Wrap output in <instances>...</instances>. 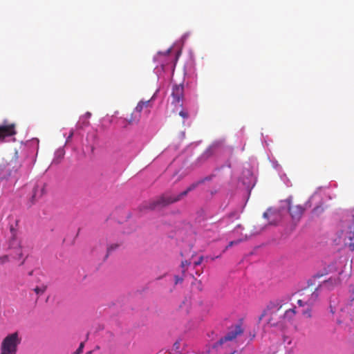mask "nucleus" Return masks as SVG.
<instances>
[{
	"mask_svg": "<svg viewBox=\"0 0 354 354\" xmlns=\"http://www.w3.org/2000/svg\"><path fill=\"white\" fill-rule=\"evenodd\" d=\"M84 347V343L81 342L78 348L75 351L74 354H81L83 352Z\"/></svg>",
	"mask_w": 354,
	"mask_h": 354,
	"instance_id": "nucleus-22",
	"label": "nucleus"
},
{
	"mask_svg": "<svg viewBox=\"0 0 354 354\" xmlns=\"http://www.w3.org/2000/svg\"><path fill=\"white\" fill-rule=\"evenodd\" d=\"M11 261L9 254H4L0 257V265H3L6 263H8Z\"/></svg>",
	"mask_w": 354,
	"mask_h": 354,
	"instance_id": "nucleus-19",
	"label": "nucleus"
},
{
	"mask_svg": "<svg viewBox=\"0 0 354 354\" xmlns=\"http://www.w3.org/2000/svg\"><path fill=\"white\" fill-rule=\"evenodd\" d=\"M122 245V241L111 243L107 245L105 259H107L113 252L116 251Z\"/></svg>",
	"mask_w": 354,
	"mask_h": 354,
	"instance_id": "nucleus-13",
	"label": "nucleus"
},
{
	"mask_svg": "<svg viewBox=\"0 0 354 354\" xmlns=\"http://www.w3.org/2000/svg\"><path fill=\"white\" fill-rule=\"evenodd\" d=\"M211 149H208L204 153V155H206L207 157L211 155Z\"/></svg>",
	"mask_w": 354,
	"mask_h": 354,
	"instance_id": "nucleus-27",
	"label": "nucleus"
},
{
	"mask_svg": "<svg viewBox=\"0 0 354 354\" xmlns=\"http://www.w3.org/2000/svg\"><path fill=\"white\" fill-rule=\"evenodd\" d=\"M64 156V151L63 149H59L55 153V158L53 160V162L55 164H59L61 162Z\"/></svg>",
	"mask_w": 354,
	"mask_h": 354,
	"instance_id": "nucleus-17",
	"label": "nucleus"
},
{
	"mask_svg": "<svg viewBox=\"0 0 354 354\" xmlns=\"http://www.w3.org/2000/svg\"><path fill=\"white\" fill-rule=\"evenodd\" d=\"M289 301V298H281L269 303L266 310L261 315L260 319L268 314V324L271 327H277L283 330L286 327V323L292 321L295 315V307L286 310L283 315L279 314V311Z\"/></svg>",
	"mask_w": 354,
	"mask_h": 354,
	"instance_id": "nucleus-1",
	"label": "nucleus"
},
{
	"mask_svg": "<svg viewBox=\"0 0 354 354\" xmlns=\"http://www.w3.org/2000/svg\"><path fill=\"white\" fill-rule=\"evenodd\" d=\"M341 281L339 277H331L328 280L324 281L322 283H321L319 287L315 290V292L319 293V291L324 290H331L335 286H337L340 284Z\"/></svg>",
	"mask_w": 354,
	"mask_h": 354,
	"instance_id": "nucleus-10",
	"label": "nucleus"
},
{
	"mask_svg": "<svg viewBox=\"0 0 354 354\" xmlns=\"http://www.w3.org/2000/svg\"><path fill=\"white\" fill-rule=\"evenodd\" d=\"M171 97L173 98L172 103L183 106L184 99V86L183 84H174L172 87Z\"/></svg>",
	"mask_w": 354,
	"mask_h": 354,
	"instance_id": "nucleus-8",
	"label": "nucleus"
},
{
	"mask_svg": "<svg viewBox=\"0 0 354 354\" xmlns=\"http://www.w3.org/2000/svg\"><path fill=\"white\" fill-rule=\"evenodd\" d=\"M33 274V270H31L28 272L29 276H32Z\"/></svg>",
	"mask_w": 354,
	"mask_h": 354,
	"instance_id": "nucleus-31",
	"label": "nucleus"
},
{
	"mask_svg": "<svg viewBox=\"0 0 354 354\" xmlns=\"http://www.w3.org/2000/svg\"><path fill=\"white\" fill-rule=\"evenodd\" d=\"M286 202L288 204V209L292 221L295 224L298 223L306 211V207L293 204L291 198L286 199Z\"/></svg>",
	"mask_w": 354,
	"mask_h": 354,
	"instance_id": "nucleus-6",
	"label": "nucleus"
},
{
	"mask_svg": "<svg viewBox=\"0 0 354 354\" xmlns=\"http://www.w3.org/2000/svg\"><path fill=\"white\" fill-rule=\"evenodd\" d=\"M203 260V256L200 257L197 261H194V266L196 267V266L201 265Z\"/></svg>",
	"mask_w": 354,
	"mask_h": 354,
	"instance_id": "nucleus-24",
	"label": "nucleus"
},
{
	"mask_svg": "<svg viewBox=\"0 0 354 354\" xmlns=\"http://www.w3.org/2000/svg\"><path fill=\"white\" fill-rule=\"evenodd\" d=\"M86 354H92V351H88V352L86 353Z\"/></svg>",
	"mask_w": 354,
	"mask_h": 354,
	"instance_id": "nucleus-32",
	"label": "nucleus"
},
{
	"mask_svg": "<svg viewBox=\"0 0 354 354\" xmlns=\"http://www.w3.org/2000/svg\"><path fill=\"white\" fill-rule=\"evenodd\" d=\"M243 333V330L241 327V324H237L235 326L234 328L228 332V333L221 338L214 345V348H216L218 346L222 345L224 342L227 341H231L235 339L238 335L242 334Z\"/></svg>",
	"mask_w": 354,
	"mask_h": 354,
	"instance_id": "nucleus-7",
	"label": "nucleus"
},
{
	"mask_svg": "<svg viewBox=\"0 0 354 354\" xmlns=\"http://www.w3.org/2000/svg\"><path fill=\"white\" fill-rule=\"evenodd\" d=\"M190 262L188 261H183L181 262V267L183 268V272L185 273L187 270V267L190 265Z\"/></svg>",
	"mask_w": 354,
	"mask_h": 354,
	"instance_id": "nucleus-21",
	"label": "nucleus"
},
{
	"mask_svg": "<svg viewBox=\"0 0 354 354\" xmlns=\"http://www.w3.org/2000/svg\"><path fill=\"white\" fill-rule=\"evenodd\" d=\"M73 132H71V133H70V134H69V136H68V139H70V138H72V136H73Z\"/></svg>",
	"mask_w": 354,
	"mask_h": 354,
	"instance_id": "nucleus-29",
	"label": "nucleus"
},
{
	"mask_svg": "<svg viewBox=\"0 0 354 354\" xmlns=\"http://www.w3.org/2000/svg\"><path fill=\"white\" fill-rule=\"evenodd\" d=\"M241 241V239H239V240H236V241H230L228 245H227V247L225 248V250L228 249L229 248L234 245H237L239 244L240 242Z\"/></svg>",
	"mask_w": 354,
	"mask_h": 354,
	"instance_id": "nucleus-23",
	"label": "nucleus"
},
{
	"mask_svg": "<svg viewBox=\"0 0 354 354\" xmlns=\"http://www.w3.org/2000/svg\"><path fill=\"white\" fill-rule=\"evenodd\" d=\"M263 218L268 220L270 225H275L279 220V213L271 208L268 209L263 214Z\"/></svg>",
	"mask_w": 354,
	"mask_h": 354,
	"instance_id": "nucleus-12",
	"label": "nucleus"
},
{
	"mask_svg": "<svg viewBox=\"0 0 354 354\" xmlns=\"http://www.w3.org/2000/svg\"><path fill=\"white\" fill-rule=\"evenodd\" d=\"M283 342L284 344H287L288 345H290L292 342V338L288 335H283Z\"/></svg>",
	"mask_w": 354,
	"mask_h": 354,
	"instance_id": "nucleus-20",
	"label": "nucleus"
},
{
	"mask_svg": "<svg viewBox=\"0 0 354 354\" xmlns=\"http://www.w3.org/2000/svg\"><path fill=\"white\" fill-rule=\"evenodd\" d=\"M198 184L199 182L192 184L187 188L186 190L176 196L168 195L167 194H162L161 196L155 200L145 202L142 205L141 208L143 209L154 210L156 209L162 208L170 204L178 202L180 201L183 197L186 196L189 192L196 189Z\"/></svg>",
	"mask_w": 354,
	"mask_h": 354,
	"instance_id": "nucleus-2",
	"label": "nucleus"
},
{
	"mask_svg": "<svg viewBox=\"0 0 354 354\" xmlns=\"http://www.w3.org/2000/svg\"><path fill=\"white\" fill-rule=\"evenodd\" d=\"M304 315L307 316L308 317H311V315L310 313V311L309 310H306V311H304Z\"/></svg>",
	"mask_w": 354,
	"mask_h": 354,
	"instance_id": "nucleus-28",
	"label": "nucleus"
},
{
	"mask_svg": "<svg viewBox=\"0 0 354 354\" xmlns=\"http://www.w3.org/2000/svg\"><path fill=\"white\" fill-rule=\"evenodd\" d=\"M21 341L17 332L8 335L1 343L0 354H17Z\"/></svg>",
	"mask_w": 354,
	"mask_h": 354,
	"instance_id": "nucleus-3",
	"label": "nucleus"
},
{
	"mask_svg": "<svg viewBox=\"0 0 354 354\" xmlns=\"http://www.w3.org/2000/svg\"><path fill=\"white\" fill-rule=\"evenodd\" d=\"M16 133L14 124L0 125V141H3L6 137L15 136Z\"/></svg>",
	"mask_w": 354,
	"mask_h": 354,
	"instance_id": "nucleus-11",
	"label": "nucleus"
},
{
	"mask_svg": "<svg viewBox=\"0 0 354 354\" xmlns=\"http://www.w3.org/2000/svg\"><path fill=\"white\" fill-rule=\"evenodd\" d=\"M183 281V277H178V276H175V284H178L179 283H182Z\"/></svg>",
	"mask_w": 354,
	"mask_h": 354,
	"instance_id": "nucleus-25",
	"label": "nucleus"
},
{
	"mask_svg": "<svg viewBox=\"0 0 354 354\" xmlns=\"http://www.w3.org/2000/svg\"><path fill=\"white\" fill-rule=\"evenodd\" d=\"M48 288V286L45 283H41L39 286H37L32 290L37 295V299L39 296L44 295Z\"/></svg>",
	"mask_w": 354,
	"mask_h": 354,
	"instance_id": "nucleus-15",
	"label": "nucleus"
},
{
	"mask_svg": "<svg viewBox=\"0 0 354 354\" xmlns=\"http://www.w3.org/2000/svg\"><path fill=\"white\" fill-rule=\"evenodd\" d=\"M179 115L183 118H187L188 117V113L184 111H180L179 112Z\"/></svg>",
	"mask_w": 354,
	"mask_h": 354,
	"instance_id": "nucleus-26",
	"label": "nucleus"
},
{
	"mask_svg": "<svg viewBox=\"0 0 354 354\" xmlns=\"http://www.w3.org/2000/svg\"><path fill=\"white\" fill-rule=\"evenodd\" d=\"M318 296H319V293L317 292H314L312 293L311 295V297L310 299H308V301H303L302 299H299L297 301V304H299V306H304L305 304L308 305V306H310V305H313V303L316 301V299L318 298Z\"/></svg>",
	"mask_w": 354,
	"mask_h": 354,
	"instance_id": "nucleus-14",
	"label": "nucleus"
},
{
	"mask_svg": "<svg viewBox=\"0 0 354 354\" xmlns=\"http://www.w3.org/2000/svg\"><path fill=\"white\" fill-rule=\"evenodd\" d=\"M178 342H176L174 344V346L176 347V348H178Z\"/></svg>",
	"mask_w": 354,
	"mask_h": 354,
	"instance_id": "nucleus-30",
	"label": "nucleus"
},
{
	"mask_svg": "<svg viewBox=\"0 0 354 354\" xmlns=\"http://www.w3.org/2000/svg\"><path fill=\"white\" fill-rule=\"evenodd\" d=\"M46 193V184L42 182L37 183L33 187L30 198L31 203L34 204Z\"/></svg>",
	"mask_w": 354,
	"mask_h": 354,
	"instance_id": "nucleus-9",
	"label": "nucleus"
},
{
	"mask_svg": "<svg viewBox=\"0 0 354 354\" xmlns=\"http://www.w3.org/2000/svg\"><path fill=\"white\" fill-rule=\"evenodd\" d=\"M8 249L10 250L9 255L11 261H17L21 259L19 266H23L26 261V257L23 258L24 252L21 241L19 240L14 234L8 241Z\"/></svg>",
	"mask_w": 354,
	"mask_h": 354,
	"instance_id": "nucleus-4",
	"label": "nucleus"
},
{
	"mask_svg": "<svg viewBox=\"0 0 354 354\" xmlns=\"http://www.w3.org/2000/svg\"><path fill=\"white\" fill-rule=\"evenodd\" d=\"M346 245L354 250V216L346 223V229L342 231L340 236Z\"/></svg>",
	"mask_w": 354,
	"mask_h": 354,
	"instance_id": "nucleus-5",
	"label": "nucleus"
},
{
	"mask_svg": "<svg viewBox=\"0 0 354 354\" xmlns=\"http://www.w3.org/2000/svg\"><path fill=\"white\" fill-rule=\"evenodd\" d=\"M348 300L351 304L354 302V283L348 287Z\"/></svg>",
	"mask_w": 354,
	"mask_h": 354,
	"instance_id": "nucleus-18",
	"label": "nucleus"
},
{
	"mask_svg": "<svg viewBox=\"0 0 354 354\" xmlns=\"http://www.w3.org/2000/svg\"><path fill=\"white\" fill-rule=\"evenodd\" d=\"M150 100L147 101H140L135 108L136 112L140 113L144 107H148L149 106Z\"/></svg>",
	"mask_w": 354,
	"mask_h": 354,
	"instance_id": "nucleus-16",
	"label": "nucleus"
}]
</instances>
